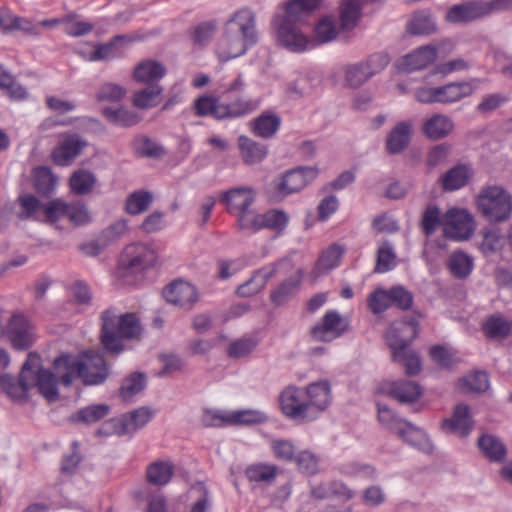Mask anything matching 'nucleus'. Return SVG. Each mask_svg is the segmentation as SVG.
Returning <instances> with one entry per match:
<instances>
[{"label":"nucleus","instance_id":"nucleus-4","mask_svg":"<svg viewBox=\"0 0 512 512\" xmlns=\"http://www.w3.org/2000/svg\"><path fill=\"white\" fill-rule=\"evenodd\" d=\"M322 0H290L286 3L285 13L277 24V37L282 46L293 52H301L312 41L303 33L311 13L319 7Z\"/></svg>","mask_w":512,"mask_h":512},{"label":"nucleus","instance_id":"nucleus-57","mask_svg":"<svg viewBox=\"0 0 512 512\" xmlns=\"http://www.w3.org/2000/svg\"><path fill=\"white\" fill-rule=\"evenodd\" d=\"M392 360L395 363L403 365L405 373L409 376H415L421 370L419 356L409 348L396 352L395 355L392 356Z\"/></svg>","mask_w":512,"mask_h":512},{"label":"nucleus","instance_id":"nucleus-39","mask_svg":"<svg viewBox=\"0 0 512 512\" xmlns=\"http://www.w3.org/2000/svg\"><path fill=\"white\" fill-rule=\"evenodd\" d=\"M363 0H342L339 6L340 24L343 30H352L361 17Z\"/></svg>","mask_w":512,"mask_h":512},{"label":"nucleus","instance_id":"nucleus-27","mask_svg":"<svg viewBox=\"0 0 512 512\" xmlns=\"http://www.w3.org/2000/svg\"><path fill=\"white\" fill-rule=\"evenodd\" d=\"M437 58V48L434 45L421 46L402 59V67L407 72L422 70L432 64Z\"/></svg>","mask_w":512,"mask_h":512},{"label":"nucleus","instance_id":"nucleus-16","mask_svg":"<svg viewBox=\"0 0 512 512\" xmlns=\"http://www.w3.org/2000/svg\"><path fill=\"white\" fill-rule=\"evenodd\" d=\"M380 390L383 394L401 404L413 403L417 401L423 393L422 387L416 381L406 379L384 382Z\"/></svg>","mask_w":512,"mask_h":512},{"label":"nucleus","instance_id":"nucleus-55","mask_svg":"<svg viewBox=\"0 0 512 512\" xmlns=\"http://www.w3.org/2000/svg\"><path fill=\"white\" fill-rule=\"evenodd\" d=\"M109 410L110 408L106 404L90 405L79 410L71 417V420L73 422H83L85 424L95 423L105 418L108 415Z\"/></svg>","mask_w":512,"mask_h":512},{"label":"nucleus","instance_id":"nucleus-19","mask_svg":"<svg viewBox=\"0 0 512 512\" xmlns=\"http://www.w3.org/2000/svg\"><path fill=\"white\" fill-rule=\"evenodd\" d=\"M250 48L252 46L245 42L244 38L224 28L223 35L217 44L216 54L221 62H227L244 55Z\"/></svg>","mask_w":512,"mask_h":512},{"label":"nucleus","instance_id":"nucleus-62","mask_svg":"<svg viewBox=\"0 0 512 512\" xmlns=\"http://www.w3.org/2000/svg\"><path fill=\"white\" fill-rule=\"evenodd\" d=\"M126 38L124 35H117L106 44L98 45L90 56L92 61L112 60L120 56V52L117 50V43L123 41Z\"/></svg>","mask_w":512,"mask_h":512},{"label":"nucleus","instance_id":"nucleus-33","mask_svg":"<svg viewBox=\"0 0 512 512\" xmlns=\"http://www.w3.org/2000/svg\"><path fill=\"white\" fill-rule=\"evenodd\" d=\"M402 430L403 433H398L397 436L405 443L426 454L433 452V444L421 428L407 421Z\"/></svg>","mask_w":512,"mask_h":512},{"label":"nucleus","instance_id":"nucleus-42","mask_svg":"<svg viewBox=\"0 0 512 512\" xmlns=\"http://www.w3.org/2000/svg\"><path fill=\"white\" fill-rule=\"evenodd\" d=\"M132 147L141 157L159 159L165 155L164 147L146 135H137L133 139Z\"/></svg>","mask_w":512,"mask_h":512},{"label":"nucleus","instance_id":"nucleus-10","mask_svg":"<svg viewBox=\"0 0 512 512\" xmlns=\"http://www.w3.org/2000/svg\"><path fill=\"white\" fill-rule=\"evenodd\" d=\"M418 321L415 317H404L393 322L385 333V340L391 349V356L409 348L410 343L418 335Z\"/></svg>","mask_w":512,"mask_h":512},{"label":"nucleus","instance_id":"nucleus-28","mask_svg":"<svg viewBox=\"0 0 512 512\" xmlns=\"http://www.w3.org/2000/svg\"><path fill=\"white\" fill-rule=\"evenodd\" d=\"M154 417V411L143 406L137 408L129 413L124 414L120 419V428L117 431L118 434H133L139 429L147 425Z\"/></svg>","mask_w":512,"mask_h":512},{"label":"nucleus","instance_id":"nucleus-48","mask_svg":"<svg viewBox=\"0 0 512 512\" xmlns=\"http://www.w3.org/2000/svg\"><path fill=\"white\" fill-rule=\"evenodd\" d=\"M96 181L94 173L85 169H78L70 177V187L77 195H87L93 190Z\"/></svg>","mask_w":512,"mask_h":512},{"label":"nucleus","instance_id":"nucleus-63","mask_svg":"<svg viewBox=\"0 0 512 512\" xmlns=\"http://www.w3.org/2000/svg\"><path fill=\"white\" fill-rule=\"evenodd\" d=\"M368 308L373 314H380L391 307L390 290L376 288L367 298Z\"/></svg>","mask_w":512,"mask_h":512},{"label":"nucleus","instance_id":"nucleus-32","mask_svg":"<svg viewBox=\"0 0 512 512\" xmlns=\"http://www.w3.org/2000/svg\"><path fill=\"white\" fill-rule=\"evenodd\" d=\"M303 273L298 270L295 274L291 275L282 281L270 294L271 302L276 306H281L290 301L299 290Z\"/></svg>","mask_w":512,"mask_h":512},{"label":"nucleus","instance_id":"nucleus-26","mask_svg":"<svg viewBox=\"0 0 512 512\" xmlns=\"http://www.w3.org/2000/svg\"><path fill=\"white\" fill-rule=\"evenodd\" d=\"M166 72V67L161 62L146 59L135 66L133 79L147 85H159L158 82L166 75Z\"/></svg>","mask_w":512,"mask_h":512},{"label":"nucleus","instance_id":"nucleus-6","mask_svg":"<svg viewBox=\"0 0 512 512\" xmlns=\"http://www.w3.org/2000/svg\"><path fill=\"white\" fill-rule=\"evenodd\" d=\"M257 193L254 188L240 186L231 188L221 194L220 202L231 215L237 217V224L241 230L247 229V225L255 214L252 205L256 201Z\"/></svg>","mask_w":512,"mask_h":512},{"label":"nucleus","instance_id":"nucleus-60","mask_svg":"<svg viewBox=\"0 0 512 512\" xmlns=\"http://www.w3.org/2000/svg\"><path fill=\"white\" fill-rule=\"evenodd\" d=\"M297 469L300 473L312 476L319 471L320 458L309 450L299 452L295 457Z\"/></svg>","mask_w":512,"mask_h":512},{"label":"nucleus","instance_id":"nucleus-53","mask_svg":"<svg viewBox=\"0 0 512 512\" xmlns=\"http://www.w3.org/2000/svg\"><path fill=\"white\" fill-rule=\"evenodd\" d=\"M342 254L343 249L339 245L333 244L329 246L319 257L315 267L316 272L322 274L337 267Z\"/></svg>","mask_w":512,"mask_h":512},{"label":"nucleus","instance_id":"nucleus-1","mask_svg":"<svg viewBox=\"0 0 512 512\" xmlns=\"http://www.w3.org/2000/svg\"><path fill=\"white\" fill-rule=\"evenodd\" d=\"M0 388L11 399H25L33 388L49 402L59 398L57 378L43 367L41 356L36 352L28 353L17 379L8 373L0 375Z\"/></svg>","mask_w":512,"mask_h":512},{"label":"nucleus","instance_id":"nucleus-22","mask_svg":"<svg viewBox=\"0 0 512 512\" xmlns=\"http://www.w3.org/2000/svg\"><path fill=\"white\" fill-rule=\"evenodd\" d=\"M283 262L284 260H280L256 270L249 280L238 286L237 294L241 297H250L260 292L267 282L276 275L279 265Z\"/></svg>","mask_w":512,"mask_h":512},{"label":"nucleus","instance_id":"nucleus-58","mask_svg":"<svg viewBox=\"0 0 512 512\" xmlns=\"http://www.w3.org/2000/svg\"><path fill=\"white\" fill-rule=\"evenodd\" d=\"M276 470L274 465L258 463L247 467L245 475L252 482L272 483L276 478Z\"/></svg>","mask_w":512,"mask_h":512},{"label":"nucleus","instance_id":"nucleus-38","mask_svg":"<svg viewBox=\"0 0 512 512\" xmlns=\"http://www.w3.org/2000/svg\"><path fill=\"white\" fill-rule=\"evenodd\" d=\"M16 205L18 206L16 214L21 220H38L44 207V203L30 193L19 195Z\"/></svg>","mask_w":512,"mask_h":512},{"label":"nucleus","instance_id":"nucleus-21","mask_svg":"<svg viewBox=\"0 0 512 512\" xmlns=\"http://www.w3.org/2000/svg\"><path fill=\"white\" fill-rule=\"evenodd\" d=\"M288 221V215L282 210L272 209L262 214L255 212L246 230L257 232L261 229H270L282 232L286 228Z\"/></svg>","mask_w":512,"mask_h":512},{"label":"nucleus","instance_id":"nucleus-17","mask_svg":"<svg viewBox=\"0 0 512 512\" xmlns=\"http://www.w3.org/2000/svg\"><path fill=\"white\" fill-rule=\"evenodd\" d=\"M445 234L456 240L468 239L474 230L472 217L465 210L451 209L443 219Z\"/></svg>","mask_w":512,"mask_h":512},{"label":"nucleus","instance_id":"nucleus-18","mask_svg":"<svg viewBox=\"0 0 512 512\" xmlns=\"http://www.w3.org/2000/svg\"><path fill=\"white\" fill-rule=\"evenodd\" d=\"M479 79L469 81H455L438 86L439 104L449 105L470 97L479 86Z\"/></svg>","mask_w":512,"mask_h":512},{"label":"nucleus","instance_id":"nucleus-52","mask_svg":"<svg viewBox=\"0 0 512 512\" xmlns=\"http://www.w3.org/2000/svg\"><path fill=\"white\" fill-rule=\"evenodd\" d=\"M362 61L344 67V82L350 88H359L370 78Z\"/></svg>","mask_w":512,"mask_h":512},{"label":"nucleus","instance_id":"nucleus-3","mask_svg":"<svg viewBox=\"0 0 512 512\" xmlns=\"http://www.w3.org/2000/svg\"><path fill=\"white\" fill-rule=\"evenodd\" d=\"M140 334L141 325L135 313L119 314L115 307L101 313L99 339L108 355H120L127 348L126 341L137 339Z\"/></svg>","mask_w":512,"mask_h":512},{"label":"nucleus","instance_id":"nucleus-50","mask_svg":"<svg viewBox=\"0 0 512 512\" xmlns=\"http://www.w3.org/2000/svg\"><path fill=\"white\" fill-rule=\"evenodd\" d=\"M173 465L166 461H155L147 468V480L154 485H165L173 476Z\"/></svg>","mask_w":512,"mask_h":512},{"label":"nucleus","instance_id":"nucleus-29","mask_svg":"<svg viewBox=\"0 0 512 512\" xmlns=\"http://www.w3.org/2000/svg\"><path fill=\"white\" fill-rule=\"evenodd\" d=\"M412 124L408 121L399 122L387 135L386 150L389 154L401 153L410 143Z\"/></svg>","mask_w":512,"mask_h":512},{"label":"nucleus","instance_id":"nucleus-36","mask_svg":"<svg viewBox=\"0 0 512 512\" xmlns=\"http://www.w3.org/2000/svg\"><path fill=\"white\" fill-rule=\"evenodd\" d=\"M281 118L276 113L265 111L256 117L252 122V132L264 139L273 137L279 130Z\"/></svg>","mask_w":512,"mask_h":512},{"label":"nucleus","instance_id":"nucleus-24","mask_svg":"<svg viewBox=\"0 0 512 512\" xmlns=\"http://www.w3.org/2000/svg\"><path fill=\"white\" fill-rule=\"evenodd\" d=\"M86 145L87 142L78 134L69 135L53 150L52 159L57 165L68 166Z\"/></svg>","mask_w":512,"mask_h":512},{"label":"nucleus","instance_id":"nucleus-47","mask_svg":"<svg viewBox=\"0 0 512 512\" xmlns=\"http://www.w3.org/2000/svg\"><path fill=\"white\" fill-rule=\"evenodd\" d=\"M221 101L219 97L201 96L194 102L195 114L199 117L212 116L216 120H223Z\"/></svg>","mask_w":512,"mask_h":512},{"label":"nucleus","instance_id":"nucleus-13","mask_svg":"<svg viewBox=\"0 0 512 512\" xmlns=\"http://www.w3.org/2000/svg\"><path fill=\"white\" fill-rule=\"evenodd\" d=\"M348 324L339 312L327 311L321 320L310 330L311 337L318 342H331L341 337L347 330Z\"/></svg>","mask_w":512,"mask_h":512},{"label":"nucleus","instance_id":"nucleus-49","mask_svg":"<svg viewBox=\"0 0 512 512\" xmlns=\"http://www.w3.org/2000/svg\"><path fill=\"white\" fill-rule=\"evenodd\" d=\"M153 202V194L146 190H137L129 194L125 202V210L130 215L145 212Z\"/></svg>","mask_w":512,"mask_h":512},{"label":"nucleus","instance_id":"nucleus-20","mask_svg":"<svg viewBox=\"0 0 512 512\" xmlns=\"http://www.w3.org/2000/svg\"><path fill=\"white\" fill-rule=\"evenodd\" d=\"M488 15L484 1H467L453 5L446 13V20L453 24L468 23Z\"/></svg>","mask_w":512,"mask_h":512},{"label":"nucleus","instance_id":"nucleus-11","mask_svg":"<svg viewBox=\"0 0 512 512\" xmlns=\"http://www.w3.org/2000/svg\"><path fill=\"white\" fill-rule=\"evenodd\" d=\"M318 175L314 167H297L286 171L273 181L274 189L281 196L297 193L312 182Z\"/></svg>","mask_w":512,"mask_h":512},{"label":"nucleus","instance_id":"nucleus-12","mask_svg":"<svg viewBox=\"0 0 512 512\" xmlns=\"http://www.w3.org/2000/svg\"><path fill=\"white\" fill-rule=\"evenodd\" d=\"M6 335L11 346L17 351L28 350L35 342L34 326L21 313H16L9 317Z\"/></svg>","mask_w":512,"mask_h":512},{"label":"nucleus","instance_id":"nucleus-43","mask_svg":"<svg viewBox=\"0 0 512 512\" xmlns=\"http://www.w3.org/2000/svg\"><path fill=\"white\" fill-rule=\"evenodd\" d=\"M447 266L455 278L464 279L473 270V258L462 251H456L449 256Z\"/></svg>","mask_w":512,"mask_h":512},{"label":"nucleus","instance_id":"nucleus-2","mask_svg":"<svg viewBox=\"0 0 512 512\" xmlns=\"http://www.w3.org/2000/svg\"><path fill=\"white\" fill-rule=\"evenodd\" d=\"M54 369L64 386H70L76 377L85 386L101 385L110 374V367L104 356L94 351L84 352L81 358L61 355L54 360Z\"/></svg>","mask_w":512,"mask_h":512},{"label":"nucleus","instance_id":"nucleus-5","mask_svg":"<svg viewBox=\"0 0 512 512\" xmlns=\"http://www.w3.org/2000/svg\"><path fill=\"white\" fill-rule=\"evenodd\" d=\"M481 215L491 223H502L511 218L512 195L501 185L483 186L476 198Z\"/></svg>","mask_w":512,"mask_h":512},{"label":"nucleus","instance_id":"nucleus-14","mask_svg":"<svg viewBox=\"0 0 512 512\" xmlns=\"http://www.w3.org/2000/svg\"><path fill=\"white\" fill-rule=\"evenodd\" d=\"M232 34H238L252 47L258 42L256 15L249 8H242L226 22L225 27Z\"/></svg>","mask_w":512,"mask_h":512},{"label":"nucleus","instance_id":"nucleus-35","mask_svg":"<svg viewBox=\"0 0 512 512\" xmlns=\"http://www.w3.org/2000/svg\"><path fill=\"white\" fill-rule=\"evenodd\" d=\"M147 385V377L143 372H133L126 376L119 387V397L126 403H132L135 396L142 393Z\"/></svg>","mask_w":512,"mask_h":512},{"label":"nucleus","instance_id":"nucleus-31","mask_svg":"<svg viewBox=\"0 0 512 512\" xmlns=\"http://www.w3.org/2000/svg\"><path fill=\"white\" fill-rule=\"evenodd\" d=\"M454 129L452 119L444 114H434L423 123L422 131L431 140L447 137Z\"/></svg>","mask_w":512,"mask_h":512},{"label":"nucleus","instance_id":"nucleus-59","mask_svg":"<svg viewBox=\"0 0 512 512\" xmlns=\"http://www.w3.org/2000/svg\"><path fill=\"white\" fill-rule=\"evenodd\" d=\"M504 238L497 229H486L483 231V239L479 243V249L485 256H490L502 249Z\"/></svg>","mask_w":512,"mask_h":512},{"label":"nucleus","instance_id":"nucleus-64","mask_svg":"<svg viewBox=\"0 0 512 512\" xmlns=\"http://www.w3.org/2000/svg\"><path fill=\"white\" fill-rule=\"evenodd\" d=\"M341 471L343 474L351 477H364L368 479H375L376 477V469L374 466L359 461L345 463Z\"/></svg>","mask_w":512,"mask_h":512},{"label":"nucleus","instance_id":"nucleus-44","mask_svg":"<svg viewBox=\"0 0 512 512\" xmlns=\"http://www.w3.org/2000/svg\"><path fill=\"white\" fill-rule=\"evenodd\" d=\"M162 92L161 85H147L144 89L134 93L133 105L140 109L153 108L159 104Z\"/></svg>","mask_w":512,"mask_h":512},{"label":"nucleus","instance_id":"nucleus-46","mask_svg":"<svg viewBox=\"0 0 512 512\" xmlns=\"http://www.w3.org/2000/svg\"><path fill=\"white\" fill-rule=\"evenodd\" d=\"M229 425L231 426H251L265 423L268 420L267 415L255 409H244L229 412Z\"/></svg>","mask_w":512,"mask_h":512},{"label":"nucleus","instance_id":"nucleus-37","mask_svg":"<svg viewBox=\"0 0 512 512\" xmlns=\"http://www.w3.org/2000/svg\"><path fill=\"white\" fill-rule=\"evenodd\" d=\"M238 147L242 160L248 165L263 161L267 155L266 145L244 135L238 138Z\"/></svg>","mask_w":512,"mask_h":512},{"label":"nucleus","instance_id":"nucleus-45","mask_svg":"<svg viewBox=\"0 0 512 512\" xmlns=\"http://www.w3.org/2000/svg\"><path fill=\"white\" fill-rule=\"evenodd\" d=\"M102 113L109 122L123 127L134 126L141 120V117L136 112L123 107H105Z\"/></svg>","mask_w":512,"mask_h":512},{"label":"nucleus","instance_id":"nucleus-7","mask_svg":"<svg viewBox=\"0 0 512 512\" xmlns=\"http://www.w3.org/2000/svg\"><path fill=\"white\" fill-rule=\"evenodd\" d=\"M246 83L239 75L227 85L220 95V109H222L223 120L243 117L253 112L258 103L244 95Z\"/></svg>","mask_w":512,"mask_h":512},{"label":"nucleus","instance_id":"nucleus-30","mask_svg":"<svg viewBox=\"0 0 512 512\" xmlns=\"http://www.w3.org/2000/svg\"><path fill=\"white\" fill-rule=\"evenodd\" d=\"M477 445L483 456L490 462L501 463L507 456L508 451L506 445L495 435H481Z\"/></svg>","mask_w":512,"mask_h":512},{"label":"nucleus","instance_id":"nucleus-9","mask_svg":"<svg viewBox=\"0 0 512 512\" xmlns=\"http://www.w3.org/2000/svg\"><path fill=\"white\" fill-rule=\"evenodd\" d=\"M304 389L295 385L284 388L279 395V406L282 413L294 421H312L316 416L309 413L307 401L302 399Z\"/></svg>","mask_w":512,"mask_h":512},{"label":"nucleus","instance_id":"nucleus-25","mask_svg":"<svg viewBox=\"0 0 512 512\" xmlns=\"http://www.w3.org/2000/svg\"><path fill=\"white\" fill-rule=\"evenodd\" d=\"M442 428L460 437H467L473 428L469 406L463 403L458 404L454 409L452 417L443 421Z\"/></svg>","mask_w":512,"mask_h":512},{"label":"nucleus","instance_id":"nucleus-61","mask_svg":"<svg viewBox=\"0 0 512 512\" xmlns=\"http://www.w3.org/2000/svg\"><path fill=\"white\" fill-rule=\"evenodd\" d=\"M396 254L389 241H384L378 249L375 271L385 273L392 270L396 263Z\"/></svg>","mask_w":512,"mask_h":512},{"label":"nucleus","instance_id":"nucleus-23","mask_svg":"<svg viewBox=\"0 0 512 512\" xmlns=\"http://www.w3.org/2000/svg\"><path fill=\"white\" fill-rule=\"evenodd\" d=\"M307 396L309 413L316 410L317 413L325 411L332 401L331 385L328 380L312 382L304 389Z\"/></svg>","mask_w":512,"mask_h":512},{"label":"nucleus","instance_id":"nucleus-56","mask_svg":"<svg viewBox=\"0 0 512 512\" xmlns=\"http://www.w3.org/2000/svg\"><path fill=\"white\" fill-rule=\"evenodd\" d=\"M378 420L389 431L394 434L403 433L402 427L405 428L406 420L397 416L388 406L377 404Z\"/></svg>","mask_w":512,"mask_h":512},{"label":"nucleus","instance_id":"nucleus-8","mask_svg":"<svg viewBox=\"0 0 512 512\" xmlns=\"http://www.w3.org/2000/svg\"><path fill=\"white\" fill-rule=\"evenodd\" d=\"M156 262V254L146 244H130L124 249L117 273L120 278H127L130 275L136 276L146 269L152 267Z\"/></svg>","mask_w":512,"mask_h":512},{"label":"nucleus","instance_id":"nucleus-40","mask_svg":"<svg viewBox=\"0 0 512 512\" xmlns=\"http://www.w3.org/2000/svg\"><path fill=\"white\" fill-rule=\"evenodd\" d=\"M482 330L489 339L504 340L511 333V323L502 315H491L483 322Z\"/></svg>","mask_w":512,"mask_h":512},{"label":"nucleus","instance_id":"nucleus-54","mask_svg":"<svg viewBox=\"0 0 512 512\" xmlns=\"http://www.w3.org/2000/svg\"><path fill=\"white\" fill-rule=\"evenodd\" d=\"M338 35L336 22L331 16L322 17L314 27L315 41L325 44L333 41Z\"/></svg>","mask_w":512,"mask_h":512},{"label":"nucleus","instance_id":"nucleus-51","mask_svg":"<svg viewBox=\"0 0 512 512\" xmlns=\"http://www.w3.org/2000/svg\"><path fill=\"white\" fill-rule=\"evenodd\" d=\"M57 184V179L48 167L40 166L34 170V187L44 196L50 195Z\"/></svg>","mask_w":512,"mask_h":512},{"label":"nucleus","instance_id":"nucleus-41","mask_svg":"<svg viewBox=\"0 0 512 512\" xmlns=\"http://www.w3.org/2000/svg\"><path fill=\"white\" fill-rule=\"evenodd\" d=\"M435 19L428 11H419L413 14L407 24V31L411 35H430L436 31Z\"/></svg>","mask_w":512,"mask_h":512},{"label":"nucleus","instance_id":"nucleus-34","mask_svg":"<svg viewBox=\"0 0 512 512\" xmlns=\"http://www.w3.org/2000/svg\"><path fill=\"white\" fill-rule=\"evenodd\" d=\"M473 176L469 165L458 164L449 169L441 178V185L445 191H455L464 187Z\"/></svg>","mask_w":512,"mask_h":512},{"label":"nucleus","instance_id":"nucleus-15","mask_svg":"<svg viewBox=\"0 0 512 512\" xmlns=\"http://www.w3.org/2000/svg\"><path fill=\"white\" fill-rule=\"evenodd\" d=\"M163 297L175 306L191 310L198 301V292L191 283L175 280L164 288Z\"/></svg>","mask_w":512,"mask_h":512}]
</instances>
